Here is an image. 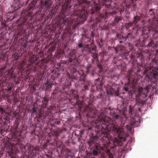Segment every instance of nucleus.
<instances>
[{
    "mask_svg": "<svg viewBox=\"0 0 158 158\" xmlns=\"http://www.w3.org/2000/svg\"><path fill=\"white\" fill-rule=\"evenodd\" d=\"M156 63L157 64V66L154 67L152 66L148 70V73L146 74L145 77V80L148 81H151L152 84L147 86L146 89L142 88L139 89L140 93L144 94L145 97H147L146 94L149 90V89H151V87L152 89H154V86L156 85L154 81H153V79H155L158 76V61H157Z\"/></svg>",
    "mask_w": 158,
    "mask_h": 158,
    "instance_id": "nucleus-1",
    "label": "nucleus"
},
{
    "mask_svg": "<svg viewBox=\"0 0 158 158\" xmlns=\"http://www.w3.org/2000/svg\"><path fill=\"white\" fill-rule=\"evenodd\" d=\"M111 127H112V130L113 134L117 137H115L113 140L114 146H122L123 145V141H126V134L122 128L117 126L111 124Z\"/></svg>",
    "mask_w": 158,
    "mask_h": 158,
    "instance_id": "nucleus-2",
    "label": "nucleus"
},
{
    "mask_svg": "<svg viewBox=\"0 0 158 158\" xmlns=\"http://www.w3.org/2000/svg\"><path fill=\"white\" fill-rule=\"evenodd\" d=\"M156 12V10L151 9L149 10V14L152 16V18L151 22V26L154 30H156L158 29V15L157 14L155 15Z\"/></svg>",
    "mask_w": 158,
    "mask_h": 158,
    "instance_id": "nucleus-3",
    "label": "nucleus"
},
{
    "mask_svg": "<svg viewBox=\"0 0 158 158\" xmlns=\"http://www.w3.org/2000/svg\"><path fill=\"white\" fill-rule=\"evenodd\" d=\"M79 74L81 75L80 81L82 82V84L84 85L83 89L85 90L88 89L89 87L90 84L91 82L90 81L87 80L85 78V75L84 73L81 70L80 72H78Z\"/></svg>",
    "mask_w": 158,
    "mask_h": 158,
    "instance_id": "nucleus-4",
    "label": "nucleus"
},
{
    "mask_svg": "<svg viewBox=\"0 0 158 158\" xmlns=\"http://www.w3.org/2000/svg\"><path fill=\"white\" fill-rule=\"evenodd\" d=\"M135 101L136 103L134 106H132L130 105L129 106V112L130 114H132V112L136 106H138V110H139L143 106L144 103V101L141 99H139L138 100L136 99Z\"/></svg>",
    "mask_w": 158,
    "mask_h": 158,
    "instance_id": "nucleus-5",
    "label": "nucleus"
},
{
    "mask_svg": "<svg viewBox=\"0 0 158 158\" xmlns=\"http://www.w3.org/2000/svg\"><path fill=\"white\" fill-rule=\"evenodd\" d=\"M78 18L81 19L82 20H85L87 19L88 12L85 10H79L77 11Z\"/></svg>",
    "mask_w": 158,
    "mask_h": 158,
    "instance_id": "nucleus-6",
    "label": "nucleus"
},
{
    "mask_svg": "<svg viewBox=\"0 0 158 158\" xmlns=\"http://www.w3.org/2000/svg\"><path fill=\"white\" fill-rule=\"evenodd\" d=\"M23 13L22 11V17L23 18V19L22 21L23 23H22V25L24 24V23L27 22V20L29 18H30L29 21V22L30 21H31L33 20L34 19V17L36 18L37 16V15L38 14L37 13V12L36 11V12L33 15H32V13H31V15L29 16V17H28L27 18H26L25 17H26V16H25V15L23 16Z\"/></svg>",
    "mask_w": 158,
    "mask_h": 158,
    "instance_id": "nucleus-7",
    "label": "nucleus"
},
{
    "mask_svg": "<svg viewBox=\"0 0 158 158\" xmlns=\"http://www.w3.org/2000/svg\"><path fill=\"white\" fill-rule=\"evenodd\" d=\"M121 4L122 7L121 8L120 12V14H121V13L123 12L125 10H127V8H129L130 5L127 3L126 0H121Z\"/></svg>",
    "mask_w": 158,
    "mask_h": 158,
    "instance_id": "nucleus-8",
    "label": "nucleus"
},
{
    "mask_svg": "<svg viewBox=\"0 0 158 158\" xmlns=\"http://www.w3.org/2000/svg\"><path fill=\"white\" fill-rule=\"evenodd\" d=\"M101 122V127L102 129L104 130L108 129L109 127L110 126V124L107 121L106 117L102 119Z\"/></svg>",
    "mask_w": 158,
    "mask_h": 158,
    "instance_id": "nucleus-9",
    "label": "nucleus"
},
{
    "mask_svg": "<svg viewBox=\"0 0 158 158\" xmlns=\"http://www.w3.org/2000/svg\"><path fill=\"white\" fill-rule=\"evenodd\" d=\"M39 150V149L38 148H34L33 149H32L31 151L29 152V153L31 156L32 157H35L37 156V151H38Z\"/></svg>",
    "mask_w": 158,
    "mask_h": 158,
    "instance_id": "nucleus-10",
    "label": "nucleus"
},
{
    "mask_svg": "<svg viewBox=\"0 0 158 158\" xmlns=\"http://www.w3.org/2000/svg\"><path fill=\"white\" fill-rule=\"evenodd\" d=\"M141 20V17L140 16L134 15L133 23H134L135 25H136L137 23Z\"/></svg>",
    "mask_w": 158,
    "mask_h": 158,
    "instance_id": "nucleus-11",
    "label": "nucleus"
},
{
    "mask_svg": "<svg viewBox=\"0 0 158 158\" xmlns=\"http://www.w3.org/2000/svg\"><path fill=\"white\" fill-rule=\"evenodd\" d=\"M54 84L52 83H50L49 82V81L47 80L46 81V82L45 83H44V85H45L46 86V89L48 90L49 89H51L53 85Z\"/></svg>",
    "mask_w": 158,
    "mask_h": 158,
    "instance_id": "nucleus-12",
    "label": "nucleus"
},
{
    "mask_svg": "<svg viewBox=\"0 0 158 158\" xmlns=\"http://www.w3.org/2000/svg\"><path fill=\"white\" fill-rule=\"evenodd\" d=\"M122 19L123 18L121 17L118 16H116L114 19V23L117 24L120 21H121Z\"/></svg>",
    "mask_w": 158,
    "mask_h": 158,
    "instance_id": "nucleus-13",
    "label": "nucleus"
},
{
    "mask_svg": "<svg viewBox=\"0 0 158 158\" xmlns=\"http://www.w3.org/2000/svg\"><path fill=\"white\" fill-rule=\"evenodd\" d=\"M116 92L115 90L112 88H109L107 90V93L108 94L112 95L115 94Z\"/></svg>",
    "mask_w": 158,
    "mask_h": 158,
    "instance_id": "nucleus-14",
    "label": "nucleus"
},
{
    "mask_svg": "<svg viewBox=\"0 0 158 158\" xmlns=\"http://www.w3.org/2000/svg\"><path fill=\"white\" fill-rule=\"evenodd\" d=\"M112 117L115 120L117 119L120 117L119 112L118 113L115 112L113 113Z\"/></svg>",
    "mask_w": 158,
    "mask_h": 158,
    "instance_id": "nucleus-15",
    "label": "nucleus"
},
{
    "mask_svg": "<svg viewBox=\"0 0 158 158\" xmlns=\"http://www.w3.org/2000/svg\"><path fill=\"white\" fill-rule=\"evenodd\" d=\"M98 152H97L96 150H93L91 153V156H94V157L97 156L99 154Z\"/></svg>",
    "mask_w": 158,
    "mask_h": 158,
    "instance_id": "nucleus-16",
    "label": "nucleus"
},
{
    "mask_svg": "<svg viewBox=\"0 0 158 158\" xmlns=\"http://www.w3.org/2000/svg\"><path fill=\"white\" fill-rule=\"evenodd\" d=\"M103 83L102 82L100 81V84H99L97 86V90L98 91H101L102 90V86Z\"/></svg>",
    "mask_w": 158,
    "mask_h": 158,
    "instance_id": "nucleus-17",
    "label": "nucleus"
},
{
    "mask_svg": "<svg viewBox=\"0 0 158 158\" xmlns=\"http://www.w3.org/2000/svg\"><path fill=\"white\" fill-rule=\"evenodd\" d=\"M92 57L93 58V60H96L97 62L99 61V60L98 59V56L96 53H93Z\"/></svg>",
    "mask_w": 158,
    "mask_h": 158,
    "instance_id": "nucleus-18",
    "label": "nucleus"
},
{
    "mask_svg": "<svg viewBox=\"0 0 158 158\" xmlns=\"http://www.w3.org/2000/svg\"><path fill=\"white\" fill-rule=\"evenodd\" d=\"M113 156L112 154H106L105 155H104L103 156L102 158H113Z\"/></svg>",
    "mask_w": 158,
    "mask_h": 158,
    "instance_id": "nucleus-19",
    "label": "nucleus"
},
{
    "mask_svg": "<svg viewBox=\"0 0 158 158\" xmlns=\"http://www.w3.org/2000/svg\"><path fill=\"white\" fill-rule=\"evenodd\" d=\"M122 111L123 113V114L124 117H126V115L125 114V112L127 111V107H124L122 108Z\"/></svg>",
    "mask_w": 158,
    "mask_h": 158,
    "instance_id": "nucleus-20",
    "label": "nucleus"
},
{
    "mask_svg": "<svg viewBox=\"0 0 158 158\" xmlns=\"http://www.w3.org/2000/svg\"><path fill=\"white\" fill-rule=\"evenodd\" d=\"M92 66L91 64H89L87 67L86 70V73L87 74H88L89 73V71L90 69L92 68Z\"/></svg>",
    "mask_w": 158,
    "mask_h": 158,
    "instance_id": "nucleus-21",
    "label": "nucleus"
},
{
    "mask_svg": "<svg viewBox=\"0 0 158 158\" xmlns=\"http://www.w3.org/2000/svg\"><path fill=\"white\" fill-rule=\"evenodd\" d=\"M77 58V57L76 56L73 57L71 56V58L69 59V61L70 63H72L74 60L76 61Z\"/></svg>",
    "mask_w": 158,
    "mask_h": 158,
    "instance_id": "nucleus-22",
    "label": "nucleus"
},
{
    "mask_svg": "<svg viewBox=\"0 0 158 158\" xmlns=\"http://www.w3.org/2000/svg\"><path fill=\"white\" fill-rule=\"evenodd\" d=\"M84 47V46L82 44V43H79L78 45L76 47V49H78L79 48H82Z\"/></svg>",
    "mask_w": 158,
    "mask_h": 158,
    "instance_id": "nucleus-23",
    "label": "nucleus"
},
{
    "mask_svg": "<svg viewBox=\"0 0 158 158\" xmlns=\"http://www.w3.org/2000/svg\"><path fill=\"white\" fill-rule=\"evenodd\" d=\"M92 106V103L91 102H89V103L88 104V106H87V108H88L90 110V111H91V110H93L94 109L93 108H91Z\"/></svg>",
    "mask_w": 158,
    "mask_h": 158,
    "instance_id": "nucleus-24",
    "label": "nucleus"
},
{
    "mask_svg": "<svg viewBox=\"0 0 158 158\" xmlns=\"http://www.w3.org/2000/svg\"><path fill=\"white\" fill-rule=\"evenodd\" d=\"M95 50V48H89V49L88 52L89 53H92L93 52V51Z\"/></svg>",
    "mask_w": 158,
    "mask_h": 158,
    "instance_id": "nucleus-25",
    "label": "nucleus"
},
{
    "mask_svg": "<svg viewBox=\"0 0 158 158\" xmlns=\"http://www.w3.org/2000/svg\"><path fill=\"white\" fill-rule=\"evenodd\" d=\"M154 44L153 41L151 40L149 43L148 44V47H153V44Z\"/></svg>",
    "mask_w": 158,
    "mask_h": 158,
    "instance_id": "nucleus-26",
    "label": "nucleus"
},
{
    "mask_svg": "<svg viewBox=\"0 0 158 158\" xmlns=\"http://www.w3.org/2000/svg\"><path fill=\"white\" fill-rule=\"evenodd\" d=\"M133 24H134V23H133V21L132 22H130L128 23H127L126 25L128 27H132Z\"/></svg>",
    "mask_w": 158,
    "mask_h": 158,
    "instance_id": "nucleus-27",
    "label": "nucleus"
},
{
    "mask_svg": "<svg viewBox=\"0 0 158 158\" xmlns=\"http://www.w3.org/2000/svg\"><path fill=\"white\" fill-rule=\"evenodd\" d=\"M32 114L34 113H37V108L36 107H35L34 106L32 108Z\"/></svg>",
    "mask_w": 158,
    "mask_h": 158,
    "instance_id": "nucleus-28",
    "label": "nucleus"
},
{
    "mask_svg": "<svg viewBox=\"0 0 158 158\" xmlns=\"http://www.w3.org/2000/svg\"><path fill=\"white\" fill-rule=\"evenodd\" d=\"M37 147H33V146L32 145H30L29 146V152H30V151H31L32 150V149H33L34 148H36Z\"/></svg>",
    "mask_w": 158,
    "mask_h": 158,
    "instance_id": "nucleus-29",
    "label": "nucleus"
},
{
    "mask_svg": "<svg viewBox=\"0 0 158 158\" xmlns=\"http://www.w3.org/2000/svg\"><path fill=\"white\" fill-rule=\"evenodd\" d=\"M94 150H96L97 152H99V147L97 145H96L95 147V149H94Z\"/></svg>",
    "mask_w": 158,
    "mask_h": 158,
    "instance_id": "nucleus-30",
    "label": "nucleus"
},
{
    "mask_svg": "<svg viewBox=\"0 0 158 158\" xmlns=\"http://www.w3.org/2000/svg\"><path fill=\"white\" fill-rule=\"evenodd\" d=\"M63 23L64 24H66L67 23V20L68 19H66L63 18Z\"/></svg>",
    "mask_w": 158,
    "mask_h": 158,
    "instance_id": "nucleus-31",
    "label": "nucleus"
},
{
    "mask_svg": "<svg viewBox=\"0 0 158 158\" xmlns=\"http://www.w3.org/2000/svg\"><path fill=\"white\" fill-rule=\"evenodd\" d=\"M0 111L2 114L3 113L5 112V111L4 110L3 108L2 107L0 108Z\"/></svg>",
    "mask_w": 158,
    "mask_h": 158,
    "instance_id": "nucleus-32",
    "label": "nucleus"
},
{
    "mask_svg": "<svg viewBox=\"0 0 158 158\" xmlns=\"http://www.w3.org/2000/svg\"><path fill=\"white\" fill-rule=\"evenodd\" d=\"M6 68H7V65L6 64L2 67V70H5V69H6Z\"/></svg>",
    "mask_w": 158,
    "mask_h": 158,
    "instance_id": "nucleus-33",
    "label": "nucleus"
},
{
    "mask_svg": "<svg viewBox=\"0 0 158 158\" xmlns=\"http://www.w3.org/2000/svg\"><path fill=\"white\" fill-rule=\"evenodd\" d=\"M75 53L74 51H72L70 54L71 56H73V57L75 56H74Z\"/></svg>",
    "mask_w": 158,
    "mask_h": 158,
    "instance_id": "nucleus-34",
    "label": "nucleus"
},
{
    "mask_svg": "<svg viewBox=\"0 0 158 158\" xmlns=\"http://www.w3.org/2000/svg\"><path fill=\"white\" fill-rule=\"evenodd\" d=\"M124 90H125L127 92L129 91V89L128 88L126 87H123Z\"/></svg>",
    "mask_w": 158,
    "mask_h": 158,
    "instance_id": "nucleus-35",
    "label": "nucleus"
},
{
    "mask_svg": "<svg viewBox=\"0 0 158 158\" xmlns=\"http://www.w3.org/2000/svg\"><path fill=\"white\" fill-rule=\"evenodd\" d=\"M65 158H73V157L72 156L67 155H66Z\"/></svg>",
    "mask_w": 158,
    "mask_h": 158,
    "instance_id": "nucleus-36",
    "label": "nucleus"
},
{
    "mask_svg": "<svg viewBox=\"0 0 158 158\" xmlns=\"http://www.w3.org/2000/svg\"><path fill=\"white\" fill-rule=\"evenodd\" d=\"M138 123V121H137V122H134L133 123V124H132V125L133 126H137V125H136V123Z\"/></svg>",
    "mask_w": 158,
    "mask_h": 158,
    "instance_id": "nucleus-37",
    "label": "nucleus"
},
{
    "mask_svg": "<svg viewBox=\"0 0 158 158\" xmlns=\"http://www.w3.org/2000/svg\"><path fill=\"white\" fill-rule=\"evenodd\" d=\"M56 93L57 91L56 90H55L52 92V95H54L56 94Z\"/></svg>",
    "mask_w": 158,
    "mask_h": 158,
    "instance_id": "nucleus-38",
    "label": "nucleus"
},
{
    "mask_svg": "<svg viewBox=\"0 0 158 158\" xmlns=\"http://www.w3.org/2000/svg\"><path fill=\"white\" fill-rule=\"evenodd\" d=\"M99 81H100V79L99 78H98L97 79H96L95 81V84H96V82H98Z\"/></svg>",
    "mask_w": 158,
    "mask_h": 158,
    "instance_id": "nucleus-39",
    "label": "nucleus"
},
{
    "mask_svg": "<svg viewBox=\"0 0 158 158\" xmlns=\"http://www.w3.org/2000/svg\"><path fill=\"white\" fill-rule=\"evenodd\" d=\"M60 121H59L56 122H55V123L56 125H59L60 124Z\"/></svg>",
    "mask_w": 158,
    "mask_h": 158,
    "instance_id": "nucleus-40",
    "label": "nucleus"
},
{
    "mask_svg": "<svg viewBox=\"0 0 158 158\" xmlns=\"http://www.w3.org/2000/svg\"><path fill=\"white\" fill-rule=\"evenodd\" d=\"M48 2L47 1H46L44 2V4L45 6L48 5Z\"/></svg>",
    "mask_w": 158,
    "mask_h": 158,
    "instance_id": "nucleus-41",
    "label": "nucleus"
},
{
    "mask_svg": "<svg viewBox=\"0 0 158 158\" xmlns=\"http://www.w3.org/2000/svg\"><path fill=\"white\" fill-rule=\"evenodd\" d=\"M76 27H77V26L76 25H73V29H75Z\"/></svg>",
    "mask_w": 158,
    "mask_h": 158,
    "instance_id": "nucleus-42",
    "label": "nucleus"
},
{
    "mask_svg": "<svg viewBox=\"0 0 158 158\" xmlns=\"http://www.w3.org/2000/svg\"><path fill=\"white\" fill-rule=\"evenodd\" d=\"M77 70L76 69H74L73 70V73H75L77 72Z\"/></svg>",
    "mask_w": 158,
    "mask_h": 158,
    "instance_id": "nucleus-43",
    "label": "nucleus"
},
{
    "mask_svg": "<svg viewBox=\"0 0 158 158\" xmlns=\"http://www.w3.org/2000/svg\"><path fill=\"white\" fill-rule=\"evenodd\" d=\"M100 8L98 7H96V9L97 11H98L100 9Z\"/></svg>",
    "mask_w": 158,
    "mask_h": 158,
    "instance_id": "nucleus-44",
    "label": "nucleus"
},
{
    "mask_svg": "<svg viewBox=\"0 0 158 158\" xmlns=\"http://www.w3.org/2000/svg\"><path fill=\"white\" fill-rule=\"evenodd\" d=\"M94 60H93V58L92 60H91V62L92 64H93L94 63Z\"/></svg>",
    "mask_w": 158,
    "mask_h": 158,
    "instance_id": "nucleus-45",
    "label": "nucleus"
},
{
    "mask_svg": "<svg viewBox=\"0 0 158 158\" xmlns=\"http://www.w3.org/2000/svg\"><path fill=\"white\" fill-rule=\"evenodd\" d=\"M128 37V36L127 35L125 37H124L123 36H122V38H125V39H127V38Z\"/></svg>",
    "mask_w": 158,
    "mask_h": 158,
    "instance_id": "nucleus-46",
    "label": "nucleus"
},
{
    "mask_svg": "<svg viewBox=\"0 0 158 158\" xmlns=\"http://www.w3.org/2000/svg\"><path fill=\"white\" fill-rule=\"evenodd\" d=\"M80 140V138H78V141L79 142Z\"/></svg>",
    "mask_w": 158,
    "mask_h": 158,
    "instance_id": "nucleus-47",
    "label": "nucleus"
},
{
    "mask_svg": "<svg viewBox=\"0 0 158 158\" xmlns=\"http://www.w3.org/2000/svg\"><path fill=\"white\" fill-rule=\"evenodd\" d=\"M123 41H119V43H123Z\"/></svg>",
    "mask_w": 158,
    "mask_h": 158,
    "instance_id": "nucleus-48",
    "label": "nucleus"
},
{
    "mask_svg": "<svg viewBox=\"0 0 158 158\" xmlns=\"http://www.w3.org/2000/svg\"><path fill=\"white\" fill-rule=\"evenodd\" d=\"M39 116L40 118L41 116V115L40 114H39Z\"/></svg>",
    "mask_w": 158,
    "mask_h": 158,
    "instance_id": "nucleus-49",
    "label": "nucleus"
},
{
    "mask_svg": "<svg viewBox=\"0 0 158 158\" xmlns=\"http://www.w3.org/2000/svg\"><path fill=\"white\" fill-rule=\"evenodd\" d=\"M44 101H46V98H45L44 99Z\"/></svg>",
    "mask_w": 158,
    "mask_h": 158,
    "instance_id": "nucleus-50",
    "label": "nucleus"
},
{
    "mask_svg": "<svg viewBox=\"0 0 158 158\" xmlns=\"http://www.w3.org/2000/svg\"><path fill=\"white\" fill-rule=\"evenodd\" d=\"M88 114L89 115V113H88Z\"/></svg>",
    "mask_w": 158,
    "mask_h": 158,
    "instance_id": "nucleus-51",
    "label": "nucleus"
},
{
    "mask_svg": "<svg viewBox=\"0 0 158 158\" xmlns=\"http://www.w3.org/2000/svg\"><path fill=\"white\" fill-rule=\"evenodd\" d=\"M24 32H25V30H24Z\"/></svg>",
    "mask_w": 158,
    "mask_h": 158,
    "instance_id": "nucleus-52",
    "label": "nucleus"
}]
</instances>
